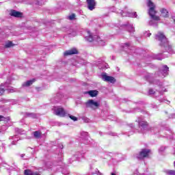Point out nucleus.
Segmentation results:
<instances>
[{"instance_id":"18","label":"nucleus","mask_w":175,"mask_h":175,"mask_svg":"<svg viewBox=\"0 0 175 175\" xmlns=\"http://www.w3.org/2000/svg\"><path fill=\"white\" fill-rule=\"evenodd\" d=\"M163 172L167 175H175L174 170H164Z\"/></svg>"},{"instance_id":"26","label":"nucleus","mask_w":175,"mask_h":175,"mask_svg":"<svg viewBox=\"0 0 175 175\" xmlns=\"http://www.w3.org/2000/svg\"><path fill=\"white\" fill-rule=\"evenodd\" d=\"M68 116H69L70 120H72V121H77V117L73 116L72 115H68Z\"/></svg>"},{"instance_id":"28","label":"nucleus","mask_w":175,"mask_h":175,"mask_svg":"<svg viewBox=\"0 0 175 175\" xmlns=\"http://www.w3.org/2000/svg\"><path fill=\"white\" fill-rule=\"evenodd\" d=\"M144 36L150 38V36H151V33H150V31H146L144 33Z\"/></svg>"},{"instance_id":"17","label":"nucleus","mask_w":175,"mask_h":175,"mask_svg":"<svg viewBox=\"0 0 175 175\" xmlns=\"http://www.w3.org/2000/svg\"><path fill=\"white\" fill-rule=\"evenodd\" d=\"M5 90L8 91V92H16V90L14 88H12L10 86H8L6 84H5Z\"/></svg>"},{"instance_id":"16","label":"nucleus","mask_w":175,"mask_h":175,"mask_svg":"<svg viewBox=\"0 0 175 175\" xmlns=\"http://www.w3.org/2000/svg\"><path fill=\"white\" fill-rule=\"evenodd\" d=\"M139 125L141 126V128H143V129H145V128H147V125L148 124L146 121H142V120H138Z\"/></svg>"},{"instance_id":"7","label":"nucleus","mask_w":175,"mask_h":175,"mask_svg":"<svg viewBox=\"0 0 175 175\" xmlns=\"http://www.w3.org/2000/svg\"><path fill=\"white\" fill-rule=\"evenodd\" d=\"M87 3L89 10H94L95 9V0H87Z\"/></svg>"},{"instance_id":"6","label":"nucleus","mask_w":175,"mask_h":175,"mask_svg":"<svg viewBox=\"0 0 175 175\" xmlns=\"http://www.w3.org/2000/svg\"><path fill=\"white\" fill-rule=\"evenodd\" d=\"M101 79L103 80V81H108L112 83H116V79L113 77L108 76L106 73L102 74Z\"/></svg>"},{"instance_id":"34","label":"nucleus","mask_w":175,"mask_h":175,"mask_svg":"<svg viewBox=\"0 0 175 175\" xmlns=\"http://www.w3.org/2000/svg\"><path fill=\"white\" fill-rule=\"evenodd\" d=\"M2 118H3V116H0V121H2Z\"/></svg>"},{"instance_id":"32","label":"nucleus","mask_w":175,"mask_h":175,"mask_svg":"<svg viewBox=\"0 0 175 175\" xmlns=\"http://www.w3.org/2000/svg\"><path fill=\"white\" fill-rule=\"evenodd\" d=\"M146 80H148L149 82H151V81H150V76H147L146 77Z\"/></svg>"},{"instance_id":"27","label":"nucleus","mask_w":175,"mask_h":175,"mask_svg":"<svg viewBox=\"0 0 175 175\" xmlns=\"http://www.w3.org/2000/svg\"><path fill=\"white\" fill-rule=\"evenodd\" d=\"M148 93L150 95H154V94H155V92L154 91V90L150 89Z\"/></svg>"},{"instance_id":"37","label":"nucleus","mask_w":175,"mask_h":175,"mask_svg":"<svg viewBox=\"0 0 175 175\" xmlns=\"http://www.w3.org/2000/svg\"><path fill=\"white\" fill-rule=\"evenodd\" d=\"M98 175H102V173H100V172H98Z\"/></svg>"},{"instance_id":"36","label":"nucleus","mask_w":175,"mask_h":175,"mask_svg":"<svg viewBox=\"0 0 175 175\" xmlns=\"http://www.w3.org/2000/svg\"><path fill=\"white\" fill-rule=\"evenodd\" d=\"M81 135H87V133H82Z\"/></svg>"},{"instance_id":"35","label":"nucleus","mask_w":175,"mask_h":175,"mask_svg":"<svg viewBox=\"0 0 175 175\" xmlns=\"http://www.w3.org/2000/svg\"><path fill=\"white\" fill-rule=\"evenodd\" d=\"M172 118H175V114L172 115Z\"/></svg>"},{"instance_id":"39","label":"nucleus","mask_w":175,"mask_h":175,"mask_svg":"<svg viewBox=\"0 0 175 175\" xmlns=\"http://www.w3.org/2000/svg\"><path fill=\"white\" fill-rule=\"evenodd\" d=\"M36 5H39V3H36Z\"/></svg>"},{"instance_id":"4","label":"nucleus","mask_w":175,"mask_h":175,"mask_svg":"<svg viewBox=\"0 0 175 175\" xmlns=\"http://www.w3.org/2000/svg\"><path fill=\"white\" fill-rule=\"evenodd\" d=\"M151 153V150L149 149H142L139 154L137 156L138 159H144V158H148L150 154Z\"/></svg>"},{"instance_id":"33","label":"nucleus","mask_w":175,"mask_h":175,"mask_svg":"<svg viewBox=\"0 0 175 175\" xmlns=\"http://www.w3.org/2000/svg\"><path fill=\"white\" fill-rule=\"evenodd\" d=\"M156 59H158L159 61H161L162 60V58H161V57H157Z\"/></svg>"},{"instance_id":"31","label":"nucleus","mask_w":175,"mask_h":175,"mask_svg":"<svg viewBox=\"0 0 175 175\" xmlns=\"http://www.w3.org/2000/svg\"><path fill=\"white\" fill-rule=\"evenodd\" d=\"M149 25H154V21H150L149 22Z\"/></svg>"},{"instance_id":"9","label":"nucleus","mask_w":175,"mask_h":175,"mask_svg":"<svg viewBox=\"0 0 175 175\" xmlns=\"http://www.w3.org/2000/svg\"><path fill=\"white\" fill-rule=\"evenodd\" d=\"M79 52L77 51V49L75 48H72L68 51H66L64 53V55H73V54H77Z\"/></svg>"},{"instance_id":"8","label":"nucleus","mask_w":175,"mask_h":175,"mask_svg":"<svg viewBox=\"0 0 175 175\" xmlns=\"http://www.w3.org/2000/svg\"><path fill=\"white\" fill-rule=\"evenodd\" d=\"M10 16H12L13 17H22L23 16V13L18 12V11H16V10H12L10 12Z\"/></svg>"},{"instance_id":"12","label":"nucleus","mask_w":175,"mask_h":175,"mask_svg":"<svg viewBox=\"0 0 175 175\" xmlns=\"http://www.w3.org/2000/svg\"><path fill=\"white\" fill-rule=\"evenodd\" d=\"M88 33V36L85 37V39L88 40V42H94V37H92V34H91V32L90 31H86Z\"/></svg>"},{"instance_id":"19","label":"nucleus","mask_w":175,"mask_h":175,"mask_svg":"<svg viewBox=\"0 0 175 175\" xmlns=\"http://www.w3.org/2000/svg\"><path fill=\"white\" fill-rule=\"evenodd\" d=\"M88 94H89L90 96H92V98H94L98 95V91L96 90H90L88 92Z\"/></svg>"},{"instance_id":"1","label":"nucleus","mask_w":175,"mask_h":175,"mask_svg":"<svg viewBox=\"0 0 175 175\" xmlns=\"http://www.w3.org/2000/svg\"><path fill=\"white\" fill-rule=\"evenodd\" d=\"M147 5L149 8V16L151 17L152 20H154V21H159V16H157L155 15L157 14V10H155V4H154L151 0H148Z\"/></svg>"},{"instance_id":"11","label":"nucleus","mask_w":175,"mask_h":175,"mask_svg":"<svg viewBox=\"0 0 175 175\" xmlns=\"http://www.w3.org/2000/svg\"><path fill=\"white\" fill-rule=\"evenodd\" d=\"M120 13L122 16H123V17H124L125 16L128 17H137V14L136 12H128L126 14H124V13H122V11H121Z\"/></svg>"},{"instance_id":"25","label":"nucleus","mask_w":175,"mask_h":175,"mask_svg":"<svg viewBox=\"0 0 175 175\" xmlns=\"http://www.w3.org/2000/svg\"><path fill=\"white\" fill-rule=\"evenodd\" d=\"M130 46H131V44L129 42H126V43L123 44L122 48L128 49V47H129Z\"/></svg>"},{"instance_id":"23","label":"nucleus","mask_w":175,"mask_h":175,"mask_svg":"<svg viewBox=\"0 0 175 175\" xmlns=\"http://www.w3.org/2000/svg\"><path fill=\"white\" fill-rule=\"evenodd\" d=\"M5 92V88H3V84H1L0 86V95H3Z\"/></svg>"},{"instance_id":"41","label":"nucleus","mask_w":175,"mask_h":175,"mask_svg":"<svg viewBox=\"0 0 175 175\" xmlns=\"http://www.w3.org/2000/svg\"><path fill=\"white\" fill-rule=\"evenodd\" d=\"M114 135H115L114 133H113L112 136H114Z\"/></svg>"},{"instance_id":"30","label":"nucleus","mask_w":175,"mask_h":175,"mask_svg":"<svg viewBox=\"0 0 175 175\" xmlns=\"http://www.w3.org/2000/svg\"><path fill=\"white\" fill-rule=\"evenodd\" d=\"M29 117H33V118H36V116L35 115V113H29L28 114Z\"/></svg>"},{"instance_id":"13","label":"nucleus","mask_w":175,"mask_h":175,"mask_svg":"<svg viewBox=\"0 0 175 175\" xmlns=\"http://www.w3.org/2000/svg\"><path fill=\"white\" fill-rule=\"evenodd\" d=\"M24 174L25 175H40V174H39V172H33L31 170H25L24 171Z\"/></svg>"},{"instance_id":"22","label":"nucleus","mask_w":175,"mask_h":175,"mask_svg":"<svg viewBox=\"0 0 175 175\" xmlns=\"http://www.w3.org/2000/svg\"><path fill=\"white\" fill-rule=\"evenodd\" d=\"M33 135H34V137H36V139H39V137H40V131H35L33 133Z\"/></svg>"},{"instance_id":"20","label":"nucleus","mask_w":175,"mask_h":175,"mask_svg":"<svg viewBox=\"0 0 175 175\" xmlns=\"http://www.w3.org/2000/svg\"><path fill=\"white\" fill-rule=\"evenodd\" d=\"M97 42L100 46H105L106 44V42L100 39V38H97Z\"/></svg>"},{"instance_id":"29","label":"nucleus","mask_w":175,"mask_h":175,"mask_svg":"<svg viewBox=\"0 0 175 175\" xmlns=\"http://www.w3.org/2000/svg\"><path fill=\"white\" fill-rule=\"evenodd\" d=\"M75 14H72L70 16H68L69 20H73L75 19Z\"/></svg>"},{"instance_id":"24","label":"nucleus","mask_w":175,"mask_h":175,"mask_svg":"<svg viewBox=\"0 0 175 175\" xmlns=\"http://www.w3.org/2000/svg\"><path fill=\"white\" fill-rule=\"evenodd\" d=\"M129 32H133L135 31V27L133 25L128 26Z\"/></svg>"},{"instance_id":"15","label":"nucleus","mask_w":175,"mask_h":175,"mask_svg":"<svg viewBox=\"0 0 175 175\" xmlns=\"http://www.w3.org/2000/svg\"><path fill=\"white\" fill-rule=\"evenodd\" d=\"M162 17H169V12L165 8H162L161 10Z\"/></svg>"},{"instance_id":"38","label":"nucleus","mask_w":175,"mask_h":175,"mask_svg":"<svg viewBox=\"0 0 175 175\" xmlns=\"http://www.w3.org/2000/svg\"><path fill=\"white\" fill-rule=\"evenodd\" d=\"M111 175H116V174L114 173H111Z\"/></svg>"},{"instance_id":"40","label":"nucleus","mask_w":175,"mask_h":175,"mask_svg":"<svg viewBox=\"0 0 175 175\" xmlns=\"http://www.w3.org/2000/svg\"><path fill=\"white\" fill-rule=\"evenodd\" d=\"M154 83H155V84H158V83H157V82H154Z\"/></svg>"},{"instance_id":"5","label":"nucleus","mask_w":175,"mask_h":175,"mask_svg":"<svg viewBox=\"0 0 175 175\" xmlns=\"http://www.w3.org/2000/svg\"><path fill=\"white\" fill-rule=\"evenodd\" d=\"M100 104H99V103L94 100H89L87 103H85L86 107H90V109H93V110L98 109V107L100 106Z\"/></svg>"},{"instance_id":"14","label":"nucleus","mask_w":175,"mask_h":175,"mask_svg":"<svg viewBox=\"0 0 175 175\" xmlns=\"http://www.w3.org/2000/svg\"><path fill=\"white\" fill-rule=\"evenodd\" d=\"M161 72L162 75L165 77L169 72V67H167V66H163Z\"/></svg>"},{"instance_id":"10","label":"nucleus","mask_w":175,"mask_h":175,"mask_svg":"<svg viewBox=\"0 0 175 175\" xmlns=\"http://www.w3.org/2000/svg\"><path fill=\"white\" fill-rule=\"evenodd\" d=\"M36 81V79H33L31 80L27 81L26 82H24L23 83V87H30V85H32L33 83Z\"/></svg>"},{"instance_id":"2","label":"nucleus","mask_w":175,"mask_h":175,"mask_svg":"<svg viewBox=\"0 0 175 175\" xmlns=\"http://www.w3.org/2000/svg\"><path fill=\"white\" fill-rule=\"evenodd\" d=\"M155 39L156 40H159V42H160V46L163 47H167V46H169L167 38H166V36H165L163 33L159 31L157 34H156Z\"/></svg>"},{"instance_id":"21","label":"nucleus","mask_w":175,"mask_h":175,"mask_svg":"<svg viewBox=\"0 0 175 175\" xmlns=\"http://www.w3.org/2000/svg\"><path fill=\"white\" fill-rule=\"evenodd\" d=\"M9 47H13V42L8 41L5 43V48L9 49Z\"/></svg>"},{"instance_id":"3","label":"nucleus","mask_w":175,"mask_h":175,"mask_svg":"<svg viewBox=\"0 0 175 175\" xmlns=\"http://www.w3.org/2000/svg\"><path fill=\"white\" fill-rule=\"evenodd\" d=\"M53 111L55 116H58L59 117H65L66 116V112L64 109V108L61 107H54L53 108Z\"/></svg>"}]
</instances>
